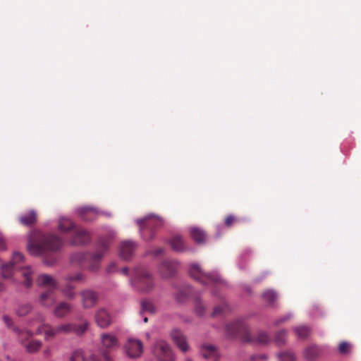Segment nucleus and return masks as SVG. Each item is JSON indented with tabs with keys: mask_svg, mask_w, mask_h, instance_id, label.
<instances>
[{
	"mask_svg": "<svg viewBox=\"0 0 361 361\" xmlns=\"http://www.w3.org/2000/svg\"><path fill=\"white\" fill-rule=\"evenodd\" d=\"M62 245L63 240L56 235L34 231L29 235L27 248L31 255L40 256L57 252Z\"/></svg>",
	"mask_w": 361,
	"mask_h": 361,
	"instance_id": "1",
	"label": "nucleus"
},
{
	"mask_svg": "<svg viewBox=\"0 0 361 361\" xmlns=\"http://www.w3.org/2000/svg\"><path fill=\"white\" fill-rule=\"evenodd\" d=\"M225 331L230 338H239L244 343L265 345L269 342L267 334L259 331L257 334H250L247 324L243 319H237L226 324Z\"/></svg>",
	"mask_w": 361,
	"mask_h": 361,
	"instance_id": "2",
	"label": "nucleus"
},
{
	"mask_svg": "<svg viewBox=\"0 0 361 361\" xmlns=\"http://www.w3.org/2000/svg\"><path fill=\"white\" fill-rule=\"evenodd\" d=\"M132 285L138 290L149 291L154 287V279L151 273L143 267L134 269L131 279Z\"/></svg>",
	"mask_w": 361,
	"mask_h": 361,
	"instance_id": "3",
	"label": "nucleus"
},
{
	"mask_svg": "<svg viewBox=\"0 0 361 361\" xmlns=\"http://www.w3.org/2000/svg\"><path fill=\"white\" fill-rule=\"evenodd\" d=\"M137 224L140 228L142 236L146 240L154 238L152 229L159 228L163 224V219L154 214H149L143 219H137Z\"/></svg>",
	"mask_w": 361,
	"mask_h": 361,
	"instance_id": "4",
	"label": "nucleus"
},
{
	"mask_svg": "<svg viewBox=\"0 0 361 361\" xmlns=\"http://www.w3.org/2000/svg\"><path fill=\"white\" fill-rule=\"evenodd\" d=\"M152 353L158 361H175L176 356L167 342L157 341L152 346Z\"/></svg>",
	"mask_w": 361,
	"mask_h": 361,
	"instance_id": "5",
	"label": "nucleus"
},
{
	"mask_svg": "<svg viewBox=\"0 0 361 361\" xmlns=\"http://www.w3.org/2000/svg\"><path fill=\"white\" fill-rule=\"evenodd\" d=\"M189 271L193 279L204 285L216 284L221 281V279L217 274H207L202 271L197 264H192Z\"/></svg>",
	"mask_w": 361,
	"mask_h": 361,
	"instance_id": "6",
	"label": "nucleus"
},
{
	"mask_svg": "<svg viewBox=\"0 0 361 361\" xmlns=\"http://www.w3.org/2000/svg\"><path fill=\"white\" fill-rule=\"evenodd\" d=\"M34 319L39 323L35 334L37 335L44 334L45 341L52 339L58 335L56 327H53L49 324L45 322V317L42 313L37 312L35 315Z\"/></svg>",
	"mask_w": 361,
	"mask_h": 361,
	"instance_id": "7",
	"label": "nucleus"
},
{
	"mask_svg": "<svg viewBox=\"0 0 361 361\" xmlns=\"http://www.w3.org/2000/svg\"><path fill=\"white\" fill-rule=\"evenodd\" d=\"M102 348L101 353L105 361H110L108 353L118 348V341L116 336L109 333H104L101 335Z\"/></svg>",
	"mask_w": 361,
	"mask_h": 361,
	"instance_id": "8",
	"label": "nucleus"
},
{
	"mask_svg": "<svg viewBox=\"0 0 361 361\" xmlns=\"http://www.w3.org/2000/svg\"><path fill=\"white\" fill-rule=\"evenodd\" d=\"M3 321L6 326L15 332L19 343L24 346L32 337L33 333L27 329H21L13 325L12 319L8 315L3 316Z\"/></svg>",
	"mask_w": 361,
	"mask_h": 361,
	"instance_id": "9",
	"label": "nucleus"
},
{
	"mask_svg": "<svg viewBox=\"0 0 361 361\" xmlns=\"http://www.w3.org/2000/svg\"><path fill=\"white\" fill-rule=\"evenodd\" d=\"M124 350L130 358H138L143 353V343L139 339L130 338L124 345Z\"/></svg>",
	"mask_w": 361,
	"mask_h": 361,
	"instance_id": "10",
	"label": "nucleus"
},
{
	"mask_svg": "<svg viewBox=\"0 0 361 361\" xmlns=\"http://www.w3.org/2000/svg\"><path fill=\"white\" fill-rule=\"evenodd\" d=\"M23 255L21 253H14L9 263L2 264L1 267L3 277L6 279L10 278L15 270L20 269L17 264L23 262Z\"/></svg>",
	"mask_w": 361,
	"mask_h": 361,
	"instance_id": "11",
	"label": "nucleus"
},
{
	"mask_svg": "<svg viewBox=\"0 0 361 361\" xmlns=\"http://www.w3.org/2000/svg\"><path fill=\"white\" fill-rule=\"evenodd\" d=\"M80 295L82 305L85 309L92 308L98 301V294L92 290H84Z\"/></svg>",
	"mask_w": 361,
	"mask_h": 361,
	"instance_id": "12",
	"label": "nucleus"
},
{
	"mask_svg": "<svg viewBox=\"0 0 361 361\" xmlns=\"http://www.w3.org/2000/svg\"><path fill=\"white\" fill-rule=\"evenodd\" d=\"M71 234V242L75 245L86 244L90 239V233L87 231L77 226L73 230Z\"/></svg>",
	"mask_w": 361,
	"mask_h": 361,
	"instance_id": "13",
	"label": "nucleus"
},
{
	"mask_svg": "<svg viewBox=\"0 0 361 361\" xmlns=\"http://www.w3.org/2000/svg\"><path fill=\"white\" fill-rule=\"evenodd\" d=\"M78 254L73 256V260H78ZM81 258L90 260L89 269L90 271H96L99 268V262L103 257L102 251H98L93 255L90 254H80Z\"/></svg>",
	"mask_w": 361,
	"mask_h": 361,
	"instance_id": "14",
	"label": "nucleus"
},
{
	"mask_svg": "<svg viewBox=\"0 0 361 361\" xmlns=\"http://www.w3.org/2000/svg\"><path fill=\"white\" fill-rule=\"evenodd\" d=\"M36 283L38 286L47 288L48 290H55L58 288L57 281L51 275L43 274L38 276Z\"/></svg>",
	"mask_w": 361,
	"mask_h": 361,
	"instance_id": "15",
	"label": "nucleus"
},
{
	"mask_svg": "<svg viewBox=\"0 0 361 361\" xmlns=\"http://www.w3.org/2000/svg\"><path fill=\"white\" fill-rule=\"evenodd\" d=\"M94 319L97 324L101 328H107L112 322L111 316L108 310L104 307L99 308L95 313Z\"/></svg>",
	"mask_w": 361,
	"mask_h": 361,
	"instance_id": "16",
	"label": "nucleus"
},
{
	"mask_svg": "<svg viewBox=\"0 0 361 361\" xmlns=\"http://www.w3.org/2000/svg\"><path fill=\"white\" fill-rule=\"evenodd\" d=\"M171 336L173 342L181 352L186 353L190 350L186 337L180 330H173L171 334Z\"/></svg>",
	"mask_w": 361,
	"mask_h": 361,
	"instance_id": "17",
	"label": "nucleus"
},
{
	"mask_svg": "<svg viewBox=\"0 0 361 361\" xmlns=\"http://www.w3.org/2000/svg\"><path fill=\"white\" fill-rule=\"evenodd\" d=\"M178 268V263L176 261L165 260L160 267L159 271L163 277H171L175 274Z\"/></svg>",
	"mask_w": 361,
	"mask_h": 361,
	"instance_id": "18",
	"label": "nucleus"
},
{
	"mask_svg": "<svg viewBox=\"0 0 361 361\" xmlns=\"http://www.w3.org/2000/svg\"><path fill=\"white\" fill-rule=\"evenodd\" d=\"M79 216L84 221H94L98 216L99 212L94 207H82L78 210Z\"/></svg>",
	"mask_w": 361,
	"mask_h": 361,
	"instance_id": "19",
	"label": "nucleus"
},
{
	"mask_svg": "<svg viewBox=\"0 0 361 361\" xmlns=\"http://www.w3.org/2000/svg\"><path fill=\"white\" fill-rule=\"evenodd\" d=\"M136 245L130 240L123 241L119 247L120 256L124 259H130L134 253Z\"/></svg>",
	"mask_w": 361,
	"mask_h": 361,
	"instance_id": "20",
	"label": "nucleus"
},
{
	"mask_svg": "<svg viewBox=\"0 0 361 361\" xmlns=\"http://www.w3.org/2000/svg\"><path fill=\"white\" fill-rule=\"evenodd\" d=\"M54 291L55 290H47L39 295L38 301L41 306L50 307L55 303L56 298Z\"/></svg>",
	"mask_w": 361,
	"mask_h": 361,
	"instance_id": "21",
	"label": "nucleus"
},
{
	"mask_svg": "<svg viewBox=\"0 0 361 361\" xmlns=\"http://www.w3.org/2000/svg\"><path fill=\"white\" fill-rule=\"evenodd\" d=\"M200 353L203 357L206 359H212L216 361L219 357L218 349L211 344H202L200 347Z\"/></svg>",
	"mask_w": 361,
	"mask_h": 361,
	"instance_id": "22",
	"label": "nucleus"
},
{
	"mask_svg": "<svg viewBox=\"0 0 361 361\" xmlns=\"http://www.w3.org/2000/svg\"><path fill=\"white\" fill-rule=\"evenodd\" d=\"M72 310L71 304L66 302H60L54 307L53 313L57 318H63L66 317Z\"/></svg>",
	"mask_w": 361,
	"mask_h": 361,
	"instance_id": "23",
	"label": "nucleus"
},
{
	"mask_svg": "<svg viewBox=\"0 0 361 361\" xmlns=\"http://www.w3.org/2000/svg\"><path fill=\"white\" fill-rule=\"evenodd\" d=\"M18 221L23 226H32L37 221V213L34 210H30L27 213L20 216Z\"/></svg>",
	"mask_w": 361,
	"mask_h": 361,
	"instance_id": "24",
	"label": "nucleus"
},
{
	"mask_svg": "<svg viewBox=\"0 0 361 361\" xmlns=\"http://www.w3.org/2000/svg\"><path fill=\"white\" fill-rule=\"evenodd\" d=\"M190 233L192 238L197 243H203L206 240L207 235L205 232L197 227H192L190 229Z\"/></svg>",
	"mask_w": 361,
	"mask_h": 361,
	"instance_id": "25",
	"label": "nucleus"
},
{
	"mask_svg": "<svg viewBox=\"0 0 361 361\" xmlns=\"http://www.w3.org/2000/svg\"><path fill=\"white\" fill-rule=\"evenodd\" d=\"M75 225L67 218H61L59 221V230L64 233H71Z\"/></svg>",
	"mask_w": 361,
	"mask_h": 361,
	"instance_id": "26",
	"label": "nucleus"
},
{
	"mask_svg": "<svg viewBox=\"0 0 361 361\" xmlns=\"http://www.w3.org/2000/svg\"><path fill=\"white\" fill-rule=\"evenodd\" d=\"M171 245L173 250L177 252H183L185 250L184 241L181 236L174 235L171 239Z\"/></svg>",
	"mask_w": 361,
	"mask_h": 361,
	"instance_id": "27",
	"label": "nucleus"
},
{
	"mask_svg": "<svg viewBox=\"0 0 361 361\" xmlns=\"http://www.w3.org/2000/svg\"><path fill=\"white\" fill-rule=\"evenodd\" d=\"M42 345V341L35 339H30L23 347L27 353H35L40 349Z\"/></svg>",
	"mask_w": 361,
	"mask_h": 361,
	"instance_id": "28",
	"label": "nucleus"
},
{
	"mask_svg": "<svg viewBox=\"0 0 361 361\" xmlns=\"http://www.w3.org/2000/svg\"><path fill=\"white\" fill-rule=\"evenodd\" d=\"M75 329V324H63L56 326V331H57V334H68L70 333H73Z\"/></svg>",
	"mask_w": 361,
	"mask_h": 361,
	"instance_id": "29",
	"label": "nucleus"
},
{
	"mask_svg": "<svg viewBox=\"0 0 361 361\" xmlns=\"http://www.w3.org/2000/svg\"><path fill=\"white\" fill-rule=\"evenodd\" d=\"M319 355V349L315 345H310L305 350V356L307 360L312 361L315 360Z\"/></svg>",
	"mask_w": 361,
	"mask_h": 361,
	"instance_id": "30",
	"label": "nucleus"
},
{
	"mask_svg": "<svg viewBox=\"0 0 361 361\" xmlns=\"http://www.w3.org/2000/svg\"><path fill=\"white\" fill-rule=\"evenodd\" d=\"M262 298L270 305H274L277 300V294L272 290H265L262 293Z\"/></svg>",
	"mask_w": 361,
	"mask_h": 361,
	"instance_id": "31",
	"label": "nucleus"
},
{
	"mask_svg": "<svg viewBox=\"0 0 361 361\" xmlns=\"http://www.w3.org/2000/svg\"><path fill=\"white\" fill-rule=\"evenodd\" d=\"M295 335L300 338H306L310 334V329L307 326H299L293 329Z\"/></svg>",
	"mask_w": 361,
	"mask_h": 361,
	"instance_id": "32",
	"label": "nucleus"
},
{
	"mask_svg": "<svg viewBox=\"0 0 361 361\" xmlns=\"http://www.w3.org/2000/svg\"><path fill=\"white\" fill-rule=\"evenodd\" d=\"M21 274L24 277V285L26 287H30L32 283V271L30 267L21 268Z\"/></svg>",
	"mask_w": 361,
	"mask_h": 361,
	"instance_id": "33",
	"label": "nucleus"
},
{
	"mask_svg": "<svg viewBox=\"0 0 361 361\" xmlns=\"http://www.w3.org/2000/svg\"><path fill=\"white\" fill-rule=\"evenodd\" d=\"M279 361H296L294 354L290 350H284L277 354Z\"/></svg>",
	"mask_w": 361,
	"mask_h": 361,
	"instance_id": "34",
	"label": "nucleus"
},
{
	"mask_svg": "<svg viewBox=\"0 0 361 361\" xmlns=\"http://www.w3.org/2000/svg\"><path fill=\"white\" fill-rule=\"evenodd\" d=\"M287 331L280 330L276 333L274 341L277 345H284L286 342Z\"/></svg>",
	"mask_w": 361,
	"mask_h": 361,
	"instance_id": "35",
	"label": "nucleus"
},
{
	"mask_svg": "<svg viewBox=\"0 0 361 361\" xmlns=\"http://www.w3.org/2000/svg\"><path fill=\"white\" fill-rule=\"evenodd\" d=\"M32 309V306L30 303L21 304L17 308L16 314L20 317L25 316L31 312Z\"/></svg>",
	"mask_w": 361,
	"mask_h": 361,
	"instance_id": "36",
	"label": "nucleus"
},
{
	"mask_svg": "<svg viewBox=\"0 0 361 361\" xmlns=\"http://www.w3.org/2000/svg\"><path fill=\"white\" fill-rule=\"evenodd\" d=\"M149 312L153 314L155 312V307L153 303L149 300H142L141 302V312Z\"/></svg>",
	"mask_w": 361,
	"mask_h": 361,
	"instance_id": "37",
	"label": "nucleus"
},
{
	"mask_svg": "<svg viewBox=\"0 0 361 361\" xmlns=\"http://www.w3.org/2000/svg\"><path fill=\"white\" fill-rule=\"evenodd\" d=\"M73 290L74 287L68 284L61 288V292L68 299L73 300L75 296V293Z\"/></svg>",
	"mask_w": 361,
	"mask_h": 361,
	"instance_id": "38",
	"label": "nucleus"
},
{
	"mask_svg": "<svg viewBox=\"0 0 361 361\" xmlns=\"http://www.w3.org/2000/svg\"><path fill=\"white\" fill-rule=\"evenodd\" d=\"M69 360L70 361H86V357L84 355L83 351L78 349L72 353Z\"/></svg>",
	"mask_w": 361,
	"mask_h": 361,
	"instance_id": "39",
	"label": "nucleus"
},
{
	"mask_svg": "<svg viewBox=\"0 0 361 361\" xmlns=\"http://www.w3.org/2000/svg\"><path fill=\"white\" fill-rule=\"evenodd\" d=\"M228 310V306L226 304H223L221 305L216 306L214 308L213 312L212 314V317H216L220 315Z\"/></svg>",
	"mask_w": 361,
	"mask_h": 361,
	"instance_id": "40",
	"label": "nucleus"
},
{
	"mask_svg": "<svg viewBox=\"0 0 361 361\" xmlns=\"http://www.w3.org/2000/svg\"><path fill=\"white\" fill-rule=\"evenodd\" d=\"M88 326H89L88 322H85L80 325L75 324V329L73 331V333H75L78 335H81L86 331V330L88 328Z\"/></svg>",
	"mask_w": 361,
	"mask_h": 361,
	"instance_id": "41",
	"label": "nucleus"
},
{
	"mask_svg": "<svg viewBox=\"0 0 361 361\" xmlns=\"http://www.w3.org/2000/svg\"><path fill=\"white\" fill-rule=\"evenodd\" d=\"M84 279L83 275L81 273H75L74 274H70L66 276L65 280L68 281H82Z\"/></svg>",
	"mask_w": 361,
	"mask_h": 361,
	"instance_id": "42",
	"label": "nucleus"
},
{
	"mask_svg": "<svg viewBox=\"0 0 361 361\" xmlns=\"http://www.w3.org/2000/svg\"><path fill=\"white\" fill-rule=\"evenodd\" d=\"M350 345L346 341H343L340 343L338 351L341 354H347L349 353Z\"/></svg>",
	"mask_w": 361,
	"mask_h": 361,
	"instance_id": "43",
	"label": "nucleus"
},
{
	"mask_svg": "<svg viewBox=\"0 0 361 361\" xmlns=\"http://www.w3.org/2000/svg\"><path fill=\"white\" fill-rule=\"evenodd\" d=\"M195 312L197 315L202 316L204 313V305L200 300H197L195 303Z\"/></svg>",
	"mask_w": 361,
	"mask_h": 361,
	"instance_id": "44",
	"label": "nucleus"
},
{
	"mask_svg": "<svg viewBox=\"0 0 361 361\" xmlns=\"http://www.w3.org/2000/svg\"><path fill=\"white\" fill-rule=\"evenodd\" d=\"M110 243V238H101L99 240V245L102 251L107 249Z\"/></svg>",
	"mask_w": 361,
	"mask_h": 361,
	"instance_id": "45",
	"label": "nucleus"
},
{
	"mask_svg": "<svg viewBox=\"0 0 361 361\" xmlns=\"http://www.w3.org/2000/svg\"><path fill=\"white\" fill-rule=\"evenodd\" d=\"M292 318L291 314H287L284 316H282L281 317L276 319L274 322L275 326L283 324L289 321Z\"/></svg>",
	"mask_w": 361,
	"mask_h": 361,
	"instance_id": "46",
	"label": "nucleus"
},
{
	"mask_svg": "<svg viewBox=\"0 0 361 361\" xmlns=\"http://www.w3.org/2000/svg\"><path fill=\"white\" fill-rule=\"evenodd\" d=\"M268 356L265 354L252 355L250 357V361H267Z\"/></svg>",
	"mask_w": 361,
	"mask_h": 361,
	"instance_id": "47",
	"label": "nucleus"
},
{
	"mask_svg": "<svg viewBox=\"0 0 361 361\" xmlns=\"http://www.w3.org/2000/svg\"><path fill=\"white\" fill-rule=\"evenodd\" d=\"M236 221V219L234 216L233 215H229L228 216L226 219H225V224L227 226H232L235 222Z\"/></svg>",
	"mask_w": 361,
	"mask_h": 361,
	"instance_id": "48",
	"label": "nucleus"
},
{
	"mask_svg": "<svg viewBox=\"0 0 361 361\" xmlns=\"http://www.w3.org/2000/svg\"><path fill=\"white\" fill-rule=\"evenodd\" d=\"M116 271V264L114 262H111L106 267V271L108 273H113Z\"/></svg>",
	"mask_w": 361,
	"mask_h": 361,
	"instance_id": "49",
	"label": "nucleus"
},
{
	"mask_svg": "<svg viewBox=\"0 0 361 361\" xmlns=\"http://www.w3.org/2000/svg\"><path fill=\"white\" fill-rule=\"evenodd\" d=\"M86 361H101L98 356L95 355H90L88 357H86Z\"/></svg>",
	"mask_w": 361,
	"mask_h": 361,
	"instance_id": "50",
	"label": "nucleus"
},
{
	"mask_svg": "<svg viewBox=\"0 0 361 361\" xmlns=\"http://www.w3.org/2000/svg\"><path fill=\"white\" fill-rule=\"evenodd\" d=\"M6 249V244L3 238H0V251Z\"/></svg>",
	"mask_w": 361,
	"mask_h": 361,
	"instance_id": "51",
	"label": "nucleus"
},
{
	"mask_svg": "<svg viewBox=\"0 0 361 361\" xmlns=\"http://www.w3.org/2000/svg\"><path fill=\"white\" fill-rule=\"evenodd\" d=\"M163 252V249L162 248H157L156 249L154 252H153V255H159L160 254H161Z\"/></svg>",
	"mask_w": 361,
	"mask_h": 361,
	"instance_id": "52",
	"label": "nucleus"
},
{
	"mask_svg": "<svg viewBox=\"0 0 361 361\" xmlns=\"http://www.w3.org/2000/svg\"><path fill=\"white\" fill-rule=\"evenodd\" d=\"M129 270L127 267H124L121 270V273L125 276L128 274Z\"/></svg>",
	"mask_w": 361,
	"mask_h": 361,
	"instance_id": "53",
	"label": "nucleus"
},
{
	"mask_svg": "<svg viewBox=\"0 0 361 361\" xmlns=\"http://www.w3.org/2000/svg\"><path fill=\"white\" fill-rule=\"evenodd\" d=\"M44 355H46L47 356H49L50 355V353H51V348L49 347L47 348V349L44 350Z\"/></svg>",
	"mask_w": 361,
	"mask_h": 361,
	"instance_id": "54",
	"label": "nucleus"
},
{
	"mask_svg": "<svg viewBox=\"0 0 361 361\" xmlns=\"http://www.w3.org/2000/svg\"><path fill=\"white\" fill-rule=\"evenodd\" d=\"M4 289V286L1 281H0V292Z\"/></svg>",
	"mask_w": 361,
	"mask_h": 361,
	"instance_id": "55",
	"label": "nucleus"
},
{
	"mask_svg": "<svg viewBox=\"0 0 361 361\" xmlns=\"http://www.w3.org/2000/svg\"><path fill=\"white\" fill-rule=\"evenodd\" d=\"M6 359L8 360V361H16L15 359H13L11 358V357L9 356H6Z\"/></svg>",
	"mask_w": 361,
	"mask_h": 361,
	"instance_id": "56",
	"label": "nucleus"
},
{
	"mask_svg": "<svg viewBox=\"0 0 361 361\" xmlns=\"http://www.w3.org/2000/svg\"><path fill=\"white\" fill-rule=\"evenodd\" d=\"M45 263H46L47 265H51V264H52V263H51V262H47V261H45Z\"/></svg>",
	"mask_w": 361,
	"mask_h": 361,
	"instance_id": "57",
	"label": "nucleus"
},
{
	"mask_svg": "<svg viewBox=\"0 0 361 361\" xmlns=\"http://www.w3.org/2000/svg\"><path fill=\"white\" fill-rule=\"evenodd\" d=\"M147 321H148L147 317H145V318H144V322H147Z\"/></svg>",
	"mask_w": 361,
	"mask_h": 361,
	"instance_id": "58",
	"label": "nucleus"
},
{
	"mask_svg": "<svg viewBox=\"0 0 361 361\" xmlns=\"http://www.w3.org/2000/svg\"><path fill=\"white\" fill-rule=\"evenodd\" d=\"M185 361H192V360L190 358H187Z\"/></svg>",
	"mask_w": 361,
	"mask_h": 361,
	"instance_id": "59",
	"label": "nucleus"
},
{
	"mask_svg": "<svg viewBox=\"0 0 361 361\" xmlns=\"http://www.w3.org/2000/svg\"><path fill=\"white\" fill-rule=\"evenodd\" d=\"M30 326H32V321L30 322Z\"/></svg>",
	"mask_w": 361,
	"mask_h": 361,
	"instance_id": "60",
	"label": "nucleus"
}]
</instances>
